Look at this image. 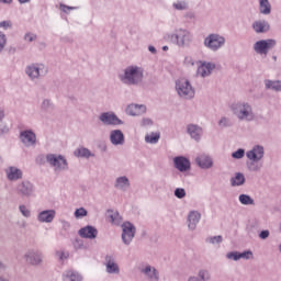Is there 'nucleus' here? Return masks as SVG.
Listing matches in <instances>:
<instances>
[{"mask_svg": "<svg viewBox=\"0 0 281 281\" xmlns=\"http://www.w3.org/2000/svg\"><path fill=\"white\" fill-rule=\"evenodd\" d=\"M123 85L128 87H137L144 82V68L137 65L127 66L124 72L119 76Z\"/></svg>", "mask_w": 281, "mask_h": 281, "instance_id": "f257e3e1", "label": "nucleus"}, {"mask_svg": "<svg viewBox=\"0 0 281 281\" xmlns=\"http://www.w3.org/2000/svg\"><path fill=\"white\" fill-rule=\"evenodd\" d=\"M231 111L239 120V122H254L256 114L254 113V106L249 102L239 101L231 105Z\"/></svg>", "mask_w": 281, "mask_h": 281, "instance_id": "f03ea898", "label": "nucleus"}, {"mask_svg": "<svg viewBox=\"0 0 281 281\" xmlns=\"http://www.w3.org/2000/svg\"><path fill=\"white\" fill-rule=\"evenodd\" d=\"M47 66L43 63H32L25 67V74L31 82H38L47 76Z\"/></svg>", "mask_w": 281, "mask_h": 281, "instance_id": "7ed1b4c3", "label": "nucleus"}, {"mask_svg": "<svg viewBox=\"0 0 281 281\" xmlns=\"http://www.w3.org/2000/svg\"><path fill=\"white\" fill-rule=\"evenodd\" d=\"M167 41H170V43L178 47H186L188 43H192V33L188 30L179 29L175 33L167 35Z\"/></svg>", "mask_w": 281, "mask_h": 281, "instance_id": "20e7f679", "label": "nucleus"}, {"mask_svg": "<svg viewBox=\"0 0 281 281\" xmlns=\"http://www.w3.org/2000/svg\"><path fill=\"white\" fill-rule=\"evenodd\" d=\"M225 36L218 33H211L204 38L203 45L210 52H218L225 47Z\"/></svg>", "mask_w": 281, "mask_h": 281, "instance_id": "39448f33", "label": "nucleus"}, {"mask_svg": "<svg viewBox=\"0 0 281 281\" xmlns=\"http://www.w3.org/2000/svg\"><path fill=\"white\" fill-rule=\"evenodd\" d=\"M176 91L182 100H192L195 95L194 87L187 79H179L176 81Z\"/></svg>", "mask_w": 281, "mask_h": 281, "instance_id": "423d86ee", "label": "nucleus"}, {"mask_svg": "<svg viewBox=\"0 0 281 281\" xmlns=\"http://www.w3.org/2000/svg\"><path fill=\"white\" fill-rule=\"evenodd\" d=\"M46 161L54 168L55 172H63L65 170H69V164L67 162V158L63 155L56 154H47Z\"/></svg>", "mask_w": 281, "mask_h": 281, "instance_id": "0eeeda50", "label": "nucleus"}, {"mask_svg": "<svg viewBox=\"0 0 281 281\" xmlns=\"http://www.w3.org/2000/svg\"><path fill=\"white\" fill-rule=\"evenodd\" d=\"M276 45H278V41L273 38L259 40L254 44L252 49L259 56H267Z\"/></svg>", "mask_w": 281, "mask_h": 281, "instance_id": "6e6552de", "label": "nucleus"}, {"mask_svg": "<svg viewBox=\"0 0 281 281\" xmlns=\"http://www.w3.org/2000/svg\"><path fill=\"white\" fill-rule=\"evenodd\" d=\"M122 227V241L124 245H131L133 243V239L135 238V233L137 229L135 228V225L131 222H125L121 225Z\"/></svg>", "mask_w": 281, "mask_h": 281, "instance_id": "1a4fd4ad", "label": "nucleus"}, {"mask_svg": "<svg viewBox=\"0 0 281 281\" xmlns=\"http://www.w3.org/2000/svg\"><path fill=\"white\" fill-rule=\"evenodd\" d=\"M100 122L105 126H121L124 121L117 117L115 112H103L99 115Z\"/></svg>", "mask_w": 281, "mask_h": 281, "instance_id": "9d476101", "label": "nucleus"}, {"mask_svg": "<svg viewBox=\"0 0 281 281\" xmlns=\"http://www.w3.org/2000/svg\"><path fill=\"white\" fill-rule=\"evenodd\" d=\"M104 267L110 276H120V265H117V258L114 255H106L104 257Z\"/></svg>", "mask_w": 281, "mask_h": 281, "instance_id": "9b49d317", "label": "nucleus"}, {"mask_svg": "<svg viewBox=\"0 0 281 281\" xmlns=\"http://www.w3.org/2000/svg\"><path fill=\"white\" fill-rule=\"evenodd\" d=\"M140 273L146 278L148 281H159V270L157 268L146 263L139 267Z\"/></svg>", "mask_w": 281, "mask_h": 281, "instance_id": "f8f14e48", "label": "nucleus"}, {"mask_svg": "<svg viewBox=\"0 0 281 281\" xmlns=\"http://www.w3.org/2000/svg\"><path fill=\"white\" fill-rule=\"evenodd\" d=\"M249 161H260L265 158V147L262 145H256L246 153Z\"/></svg>", "mask_w": 281, "mask_h": 281, "instance_id": "ddd939ff", "label": "nucleus"}, {"mask_svg": "<svg viewBox=\"0 0 281 281\" xmlns=\"http://www.w3.org/2000/svg\"><path fill=\"white\" fill-rule=\"evenodd\" d=\"M20 142L26 147L36 145V134L32 130L20 132Z\"/></svg>", "mask_w": 281, "mask_h": 281, "instance_id": "4468645a", "label": "nucleus"}, {"mask_svg": "<svg viewBox=\"0 0 281 281\" xmlns=\"http://www.w3.org/2000/svg\"><path fill=\"white\" fill-rule=\"evenodd\" d=\"M216 69V65L210 61H200V66L198 67V76L201 78H207V76H212V71Z\"/></svg>", "mask_w": 281, "mask_h": 281, "instance_id": "2eb2a0df", "label": "nucleus"}, {"mask_svg": "<svg viewBox=\"0 0 281 281\" xmlns=\"http://www.w3.org/2000/svg\"><path fill=\"white\" fill-rule=\"evenodd\" d=\"M16 190L20 196H32V194H34V184L27 180H24L18 184Z\"/></svg>", "mask_w": 281, "mask_h": 281, "instance_id": "dca6fc26", "label": "nucleus"}, {"mask_svg": "<svg viewBox=\"0 0 281 281\" xmlns=\"http://www.w3.org/2000/svg\"><path fill=\"white\" fill-rule=\"evenodd\" d=\"M78 234L80 238H88V240H93L98 238V228H95L94 226L88 225V226L81 227L78 231Z\"/></svg>", "mask_w": 281, "mask_h": 281, "instance_id": "f3484780", "label": "nucleus"}, {"mask_svg": "<svg viewBox=\"0 0 281 281\" xmlns=\"http://www.w3.org/2000/svg\"><path fill=\"white\" fill-rule=\"evenodd\" d=\"M173 166L179 172H188L190 170V159L183 156H177L173 158Z\"/></svg>", "mask_w": 281, "mask_h": 281, "instance_id": "a211bd4d", "label": "nucleus"}, {"mask_svg": "<svg viewBox=\"0 0 281 281\" xmlns=\"http://www.w3.org/2000/svg\"><path fill=\"white\" fill-rule=\"evenodd\" d=\"M25 259L30 265H41L43 262V254L40 250H29L25 254Z\"/></svg>", "mask_w": 281, "mask_h": 281, "instance_id": "6ab92c4d", "label": "nucleus"}, {"mask_svg": "<svg viewBox=\"0 0 281 281\" xmlns=\"http://www.w3.org/2000/svg\"><path fill=\"white\" fill-rule=\"evenodd\" d=\"M252 30L256 34H267L271 30V25L267 20H257L252 23Z\"/></svg>", "mask_w": 281, "mask_h": 281, "instance_id": "aec40b11", "label": "nucleus"}, {"mask_svg": "<svg viewBox=\"0 0 281 281\" xmlns=\"http://www.w3.org/2000/svg\"><path fill=\"white\" fill-rule=\"evenodd\" d=\"M114 188L121 192H126L131 188V180L126 176H120L114 181Z\"/></svg>", "mask_w": 281, "mask_h": 281, "instance_id": "412c9836", "label": "nucleus"}, {"mask_svg": "<svg viewBox=\"0 0 281 281\" xmlns=\"http://www.w3.org/2000/svg\"><path fill=\"white\" fill-rule=\"evenodd\" d=\"M144 113H146L145 104L132 103V104L127 105V108H126L127 115L137 116V115H144Z\"/></svg>", "mask_w": 281, "mask_h": 281, "instance_id": "4be33fe9", "label": "nucleus"}, {"mask_svg": "<svg viewBox=\"0 0 281 281\" xmlns=\"http://www.w3.org/2000/svg\"><path fill=\"white\" fill-rule=\"evenodd\" d=\"M110 142L113 146H123L124 133L122 130H113L110 132Z\"/></svg>", "mask_w": 281, "mask_h": 281, "instance_id": "5701e85b", "label": "nucleus"}, {"mask_svg": "<svg viewBox=\"0 0 281 281\" xmlns=\"http://www.w3.org/2000/svg\"><path fill=\"white\" fill-rule=\"evenodd\" d=\"M187 132L190 135V137L192 139H194L195 142H200L201 136L203 135V128H201V126L194 125V124H189L187 126Z\"/></svg>", "mask_w": 281, "mask_h": 281, "instance_id": "b1692460", "label": "nucleus"}, {"mask_svg": "<svg viewBox=\"0 0 281 281\" xmlns=\"http://www.w3.org/2000/svg\"><path fill=\"white\" fill-rule=\"evenodd\" d=\"M5 175L9 181H19V179H23V171L16 167L7 168Z\"/></svg>", "mask_w": 281, "mask_h": 281, "instance_id": "393cba45", "label": "nucleus"}, {"mask_svg": "<svg viewBox=\"0 0 281 281\" xmlns=\"http://www.w3.org/2000/svg\"><path fill=\"white\" fill-rule=\"evenodd\" d=\"M54 218H56V211L54 210L42 211L37 215V221L40 223H52Z\"/></svg>", "mask_w": 281, "mask_h": 281, "instance_id": "a878e982", "label": "nucleus"}, {"mask_svg": "<svg viewBox=\"0 0 281 281\" xmlns=\"http://www.w3.org/2000/svg\"><path fill=\"white\" fill-rule=\"evenodd\" d=\"M199 221H201V213L199 211H191L188 215V227L191 231L196 229V225H199Z\"/></svg>", "mask_w": 281, "mask_h": 281, "instance_id": "bb28decb", "label": "nucleus"}, {"mask_svg": "<svg viewBox=\"0 0 281 281\" xmlns=\"http://www.w3.org/2000/svg\"><path fill=\"white\" fill-rule=\"evenodd\" d=\"M195 161L200 168H203L204 170H209V168H212L214 166V162L212 161V158L207 155H200L195 158Z\"/></svg>", "mask_w": 281, "mask_h": 281, "instance_id": "cd10ccee", "label": "nucleus"}, {"mask_svg": "<svg viewBox=\"0 0 281 281\" xmlns=\"http://www.w3.org/2000/svg\"><path fill=\"white\" fill-rule=\"evenodd\" d=\"M61 278L63 281H82V274L72 269L64 271Z\"/></svg>", "mask_w": 281, "mask_h": 281, "instance_id": "c85d7f7f", "label": "nucleus"}, {"mask_svg": "<svg viewBox=\"0 0 281 281\" xmlns=\"http://www.w3.org/2000/svg\"><path fill=\"white\" fill-rule=\"evenodd\" d=\"M40 109L45 115H52V113L56 111V105H54V102H52V100L44 99L40 105Z\"/></svg>", "mask_w": 281, "mask_h": 281, "instance_id": "c756f323", "label": "nucleus"}, {"mask_svg": "<svg viewBox=\"0 0 281 281\" xmlns=\"http://www.w3.org/2000/svg\"><path fill=\"white\" fill-rule=\"evenodd\" d=\"M258 3L260 14H265L266 16L271 14V2L269 0H258Z\"/></svg>", "mask_w": 281, "mask_h": 281, "instance_id": "7c9ffc66", "label": "nucleus"}, {"mask_svg": "<svg viewBox=\"0 0 281 281\" xmlns=\"http://www.w3.org/2000/svg\"><path fill=\"white\" fill-rule=\"evenodd\" d=\"M266 89H270L271 91H281V81L280 80H265Z\"/></svg>", "mask_w": 281, "mask_h": 281, "instance_id": "2f4dec72", "label": "nucleus"}, {"mask_svg": "<svg viewBox=\"0 0 281 281\" xmlns=\"http://www.w3.org/2000/svg\"><path fill=\"white\" fill-rule=\"evenodd\" d=\"M231 186L233 188L245 186V175L237 172L235 177L231 179Z\"/></svg>", "mask_w": 281, "mask_h": 281, "instance_id": "473e14b6", "label": "nucleus"}, {"mask_svg": "<svg viewBox=\"0 0 281 281\" xmlns=\"http://www.w3.org/2000/svg\"><path fill=\"white\" fill-rule=\"evenodd\" d=\"M75 157H82L85 159H89V157H95V155H93L91 150H89V148L81 147L75 151Z\"/></svg>", "mask_w": 281, "mask_h": 281, "instance_id": "72a5a7b5", "label": "nucleus"}, {"mask_svg": "<svg viewBox=\"0 0 281 281\" xmlns=\"http://www.w3.org/2000/svg\"><path fill=\"white\" fill-rule=\"evenodd\" d=\"M161 137V134L151 132L145 136L146 144H157Z\"/></svg>", "mask_w": 281, "mask_h": 281, "instance_id": "f704fd0d", "label": "nucleus"}, {"mask_svg": "<svg viewBox=\"0 0 281 281\" xmlns=\"http://www.w3.org/2000/svg\"><path fill=\"white\" fill-rule=\"evenodd\" d=\"M239 203H241V205H255V201L249 194H240Z\"/></svg>", "mask_w": 281, "mask_h": 281, "instance_id": "c9c22d12", "label": "nucleus"}, {"mask_svg": "<svg viewBox=\"0 0 281 281\" xmlns=\"http://www.w3.org/2000/svg\"><path fill=\"white\" fill-rule=\"evenodd\" d=\"M111 212L112 214H110V221L112 225H122V215H120L119 212Z\"/></svg>", "mask_w": 281, "mask_h": 281, "instance_id": "e433bc0d", "label": "nucleus"}, {"mask_svg": "<svg viewBox=\"0 0 281 281\" xmlns=\"http://www.w3.org/2000/svg\"><path fill=\"white\" fill-rule=\"evenodd\" d=\"M175 10H188V2L184 0H178L172 3Z\"/></svg>", "mask_w": 281, "mask_h": 281, "instance_id": "4c0bfd02", "label": "nucleus"}, {"mask_svg": "<svg viewBox=\"0 0 281 281\" xmlns=\"http://www.w3.org/2000/svg\"><path fill=\"white\" fill-rule=\"evenodd\" d=\"M248 170H250V172H260V170H262V164H258V161H251L248 165Z\"/></svg>", "mask_w": 281, "mask_h": 281, "instance_id": "58836bf2", "label": "nucleus"}, {"mask_svg": "<svg viewBox=\"0 0 281 281\" xmlns=\"http://www.w3.org/2000/svg\"><path fill=\"white\" fill-rule=\"evenodd\" d=\"M205 241L210 243V245H221V243H223V236L217 235L213 237H207Z\"/></svg>", "mask_w": 281, "mask_h": 281, "instance_id": "ea45409f", "label": "nucleus"}, {"mask_svg": "<svg viewBox=\"0 0 281 281\" xmlns=\"http://www.w3.org/2000/svg\"><path fill=\"white\" fill-rule=\"evenodd\" d=\"M198 276H199L198 277L199 280L201 281H207L212 278V276L210 274V271L203 270V269L199 271Z\"/></svg>", "mask_w": 281, "mask_h": 281, "instance_id": "a19ab883", "label": "nucleus"}, {"mask_svg": "<svg viewBox=\"0 0 281 281\" xmlns=\"http://www.w3.org/2000/svg\"><path fill=\"white\" fill-rule=\"evenodd\" d=\"M19 210H20L22 216H24L25 218H30V216H32V212L30 211V209H27V206L21 204L19 206Z\"/></svg>", "mask_w": 281, "mask_h": 281, "instance_id": "79ce46f5", "label": "nucleus"}, {"mask_svg": "<svg viewBox=\"0 0 281 281\" xmlns=\"http://www.w3.org/2000/svg\"><path fill=\"white\" fill-rule=\"evenodd\" d=\"M226 258L228 260H234L237 262V260H240V252L239 251H231L226 255Z\"/></svg>", "mask_w": 281, "mask_h": 281, "instance_id": "37998d69", "label": "nucleus"}, {"mask_svg": "<svg viewBox=\"0 0 281 281\" xmlns=\"http://www.w3.org/2000/svg\"><path fill=\"white\" fill-rule=\"evenodd\" d=\"M254 258V252L251 250H245L244 252H239V260H251Z\"/></svg>", "mask_w": 281, "mask_h": 281, "instance_id": "c03bdc74", "label": "nucleus"}, {"mask_svg": "<svg viewBox=\"0 0 281 281\" xmlns=\"http://www.w3.org/2000/svg\"><path fill=\"white\" fill-rule=\"evenodd\" d=\"M56 256L58 260H60V262H64V260H67V258H69V252H66L64 250H57Z\"/></svg>", "mask_w": 281, "mask_h": 281, "instance_id": "a18cd8bd", "label": "nucleus"}, {"mask_svg": "<svg viewBox=\"0 0 281 281\" xmlns=\"http://www.w3.org/2000/svg\"><path fill=\"white\" fill-rule=\"evenodd\" d=\"M76 218H82L83 216H87V209L80 207L75 211Z\"/></svg>", "mask_w": 281, "mask_h": 281, "instance_id": "49530a36", "label": "nucleus"}, {"mask_svg": "<svg viewBox=\"0 0 281 281\" xmlns=\"http://www.w3.org/2000/svg\"><path fill=\"white\" fill-rule=\"evenodd\" d=\"M175 196H176L177 199H184V196H186V189H183V188H177V189L175 190Z\"/></svg>", "mask_w": 281, "mask_h": 281, "instance_id": "de8ad7c7", "label": "nucleus"}, {"mask_svg": "<svg viewBox=\"0 0 281 281\" xmlns=\"http://www.w3.org/2000/svg\"><path fill=\"white\" fill-rule=\"evenodd\" d=\"M234 159H243L245 157V149H237L232 154Z\"/></svg>", "mask_w": 281, "mask_h": 281, "instance_id": "09e8293b", "label": "nucleus"}, {"mask_svg": "<svg viewBox=\"0 0 281 281\" xmlns=\"http://www.w3.org/2000/svg\"><path fill=\"white\" fill-rule=\"evenodd\" d=\"M7 43H8V38L3 34V32L0 31V52H3V48L5 47Z\"/></svg>", "mask_w": 281, "mask_h": 281, "instance_id": "8fccbe9b", "label": "nucleus"}, {"mask_svg": "<svg viewBox=\"0 0 281 281\" xmlns=\"http://www.w3.org/2000/svg\"><path fill=\"white\" fill-rule=\"evenodd\" d=\"M0 29L1 30H12V21L7 20V21L0 22Z\"/></svg>", "mask_w": 281, "mask_h": 281, "instance_id": "3c124183", "label": "nucleus"}, {"mask_svg": "<svg viewBox=\"0 0 281 281\" xmlns=\"http://www.w3.org/2000/svg\"><path fill=\"white\" fill-rule=\"evenodd\" d=\"M59 8H60L61 12H65V14H69V12H71V10L78 9L77 7H69L66 4H60Z\"/></svg>", "mask_w": 281, "mask_h": 281, "instance_id": "603ef678", "label": "nucleus"}, {"mask_svg": "<svg viewBox=\"0 0 281 281\" xmlns=\"http://www.w3.org/2000/svg\"><path fill=\"white\" fill-rule=\"evenodd\" d=\"M218 126H221L222 128H225V127H227V126H231L229 119L223 116V117L218 121Z\"/></svg>", "mask_w": 281, "mask_h": 281, "instance_id": "864d4df0", "label": "nucleus"}, {"mask_svg": "<svg viewBox=\"0 0 281 281\" xmlns=\"http://www.w3.org/2000/svg\"><path fill=\"white\" fill-rule=\"evenodd\" d=\"M24 41H26L27 43H33V41H36V34H34V33H26L24 35Z\"/></svg>", "mask_w": 281, "mask_h": 281, "instance_id": "5fc2aeb1", "label": "nucleus"}, {"mask_svg": "<svg viewBox=\"0 0 281 281\" xmlns=\"http://www.w3.org/2000/svg\"><path fill=\"white\" fill-rule=\"evenodd\" d=\"M183 63L187 67H194V59L192 56H186Z\"/></svg>", "mask_w": 281, "mask_h": 281, "instance_id": "6e6d98bb", "label": "nucleus"}, {"mask_svg": "<svg viewBox=\"0 0 281 281\" xmlns=\"http://www.w3.org/2000/svg\"><path fill=\"white\" fill-rule=\"evenodd\" d=\"M74 247L75 249H82V247H85V241H82V239H75L74 241Z\"/></svg>", "mask_w": 281, "mask_h": 281, "instance_id": "4d7b16f0", "label": "nucleus"}, {"mask_svg": "<svg viewBox=\"0 0 281 281\" xmlns=\"http://www.w3.org/2000/svg\"><path fill=\"white\" fill-rule=\"evenodd\" d=\"M270 232L269 229H266V231H261L260 234H259V238L261 240H267V238L270 236Z\"/></svg>", "mask_w": 281, "mask_h": 281, "instance_id": "13d9d810", "label": "nucleus"}, {"mask_svg": "<svg viewBox=\"0 0 281 281\" xmlns=\"http://www.w3.org/2000/svg\"><path fill=\"white\" fill-rule=\"evenodd\" d=\"M140 125L142 126H153V120H150V119H143Z\"/></svg>", "mask_w": 281, "mask_h": 281, "instance_id": "bf43d9fd", "label": "nucleus"}, {"mask_svg": "<svg viewBox=\"0 0 281 281\" xmlns=\"http://www.w3.org/2000/svg\"><path fill=\"white\" fill-rule=\"evenodd\" d=\"M3 117H5V111L0 108V122H3Z\"/></svg>", "mask_w": 281, "mask_h": 281, "instance_id": "052dcab7", "label": "nucleus"}, {"mask_svg": "<svg viewBox=\"0 0 281 281\" xmlns=\"http://www.w3.org/2000/svg\"><path fill=\"white\" fill-rule=\"evenodd\" d=\"M148 50H149L151 54H157V48H155V46H148Z\"/></svg>", "mask_w": 281, "mask_h": 281, "instance_id": "680f3d73", "label": "nucleus"}, {"mask_svg": "<svg viewBox=\"0 0 281 281\" xmlns=\"http://www.w3.org/2000/svg\"><path fill=\"white\" fill-rule=\"evenodd\" d=\"M0 3L10 4V3H12V0H0Z\"/></svg>", "mask_w": 281, "mask_h": 281, "instance_id": "e2e57ef3", "label": "nucleus"}, {"mask_svg": "<svg viewBox=\"0 0 281 281\" xmlns=\"http://www.w3.org/2000/svg\"><path fill=\"white\" fill-rule=\"evenodd\" d=\"M19 1V3H30V1H32V0H18Z\"/></svg>", "mask_w": 281, "mask_h": 281, "instance_id": "0e129e2a", "label": "nucleus"}, {"mask_svg": "<svg viewBox=\"0 0 281 281\" xmlns=\"http://www.w3.org/2000/svg\"><path fill=\"white\" fill-rule=\"evenodd\" d=\"M64 227H69V223L68 222H64Z\"/></svg>", "mask_w": 281, "mask_h": 281, "instance_id": "69168bd1", "label": "nucleus"}, {"mask_svg": "<svg viewBox=\"0 0 281 281\" xmlns=\"http://www.w3.org/2000/svg\"><path fill=\"white\" fill-rule=\"evenodd\" d=\"M164 52H168V46H162Z\"/></svg>", "mask_w": 281, "mask_h": 281, "instance_id": "338daca9", "label": "nucleus"}, {"mask_svg": "<svg viewBox=\"0 0 281 281\" xmlns=\"http://www.w3.org/2000/svg\"><path fill=\"white\" fill-rule=\"evenodd\" d=\"M0 269H3V265L0 263Z\"/></svg>", "mask_w": 281, "mask_h": 281, "instance_id": "774afa93", "label": "nucleus"}]
</instances>
